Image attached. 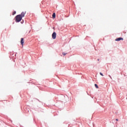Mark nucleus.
<instances>
[{"label": "nucleus", "mask_w": 127, "mask_h": 127, "mask_svg": "<svg viewBox=\"0 0 127 127\" xmlns=\"http://www.w3.org/2000/svg\"><path fill=\"white\" fill-rule=\"evenodd\" d=\"M16 19V22H19V21H21V19H22V18L20 16V15H17L15 17Z\"/></svg>", "instance_id": "1"}, {"label": "nucleus", "mask_w": 127, "mask_h": 127, "mask_svg": "<svg viewBox=\"0 0 127 127\" xmlns=\"http://www.w3.org/2000/svg\"><path fill=\"white\" fill-rule=\"evenodd\" d=\"M56 32H54L52 35L53 39H56Z\"/></svg>", "instance_id": "2"}, {"label": "nucleus", "mask_w": 127, "mask_h": 127, "mask_svg": "<svg viewBox=\"0 0 127 127\" xmlns=\"http://www.w3.org/2000/svg\"><path fill=\"white\" fill-rule=\"evenodd\" d=\"M25 13H26V12H22L21 14H19V15H20V16L22 18V17H24V16L25 15Z\"/></svg>", "instance_id": "3"}, {"label": "nucleus", "mask_w": 127, "mask_h": 127, "mask_svg": "<svg viewBox=\"0 0 127 127\" xmlns=\"http://www.w3.org/2000/svg\"><path fill=\"white\" fill-rule=\"evenodd\" d=\"M20 43L22 46H23V43H24V40H23V38H21Z\"/></svg>", "instance_id": "4"}, {"label": "nucleus", "mask_w": 127, "mask_h": 127, "mask_svg": "<svg viewBox=\"0 0 127 127\" xmlns=\"http://www.w3.org/2000/svg\"><path fill=\"white\" fill-rule=\"evenodd\" d=\"M116 41H120V40H124V38H118L117 39H116Z\"/></svg>", "instance_id": "5"}, {"label": "nucleus", "mask_w": 127, "mask_h": 127, "mask_svg": "<svg viewBox=\"0 0 127 127\" xmlns=\"http://www.w3.org/2000/svg\"><path fill=\"white\" fill-rule=\"evenodd\" d=\"M52 16H53V18H55V17L56 16V14H55V13H53Z\"/></svg>", "instance_id": "6"}, {"label": "nucleus", "mask_w": 127, "mask_h": 127, "mask_svg": "<svg viewBox=\"0 0 127 127\" xmlns=\"http://www.w3.org/2000/svg\"><path fill=\"white\" fill-rule=\"evenodd\" d=\"M66 54H67V53H63V55H64V56H65Z\"/></svg>", "instance_id": "7"}, {"label": "nucleus", "mask_w": 127, "mask_h": 127, "mask_svg": "<svg viewBox=\"0 0 127 127\" xmlns=\"http://www.w3.org/2000/svg\"><path fill=\"white\" fill-rule=\"evenodd\" d=\"M16 13V12L14 11L13 12L12 15H14V14H15Z\"/></svg>", "instance_id": "8"}, {"label": "nucleus", "mask_w": 127, "mask_h": 127, "mask_svg": "<svg viewBox=\"0 0 127 127\" xmlns=\"http://www.w3.org/2000/svg\"><path fill=\"white\" fill-rule=\"evenodd\" d=\"M96 88L97 89H99V86H98V85L96 84Z\"/></svg>", "instance_id": "9"}, {"label": "nucleus", "mask_w": 127, "mask_h": 127, "mask_svg": "<svg viewBox=\"0 0 127 127\" xmlns=\"http://www.w3.org/2000/svg\"><path fill=\"white\" fill-rule=\"evenodd\" d=\"M100 74L101 76H104V75H103V73H102V72H100Z\"/></svg>", "instance_id": "10"}, {"label": "nucleus", "mask_w": 127, "mask_h": 127, "mask_svg": "<svg viewBox=\"0 0 127 127\" xmlns=\"http://www.w3.org/2000/svg\"><path fill=\"white\" fill-rule=\"evenodd\" d=\"M116 121L117 122H119V119H116Z\"/></svg>", "instance_id": "11"}, {"label": "nucleus", "mask_w": 127, "mask_h": 127, "mask_svg": "<svg viewBox=\"0 0 127 127\" xmlns=\"http://www.w3.org/2000/svg\"><path fill=\"white\" fill-rule=\"evenodd\" d=\"M94 86H96V84H94Z\"/></svg>", "instance_id": "12"}, {"label": "nucleus", "mask_w": 127, "mask_h": 127, "mask_svg": "<svg viewBox=\"0 0 127 127\" xmlns=\"http://www.w3.org/2000/svg\"><path fill=\"white\" fill-rule=\"evenodd\" d=\"M97 60H98V61H99V59H98Z\"/></svg>", "instance_id": "13"}]
</instances>
